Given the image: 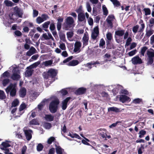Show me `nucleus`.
Instances as JSON below:
<instances>
[{
	"label": "nucleus",
	"mask_w": 154,
	"mask_h": 154,
	"mask_svg": "<svg viewBox=\"0 0 154 154\" xmlns=\"http://www.w3.org/2000/svg\"><path fill=\"white\" fill-rule=\"evenodd\" d=\"M57 73V71L54 69H49L47 72H44L43 74L44 78L48 79L50 78L54 79Z\"/></svg>",
	"instance_id": "f257e3e1"
},
{
	"label": "nucleus",
	"mask_w": 154,
	"mask_h": 154,
	"mask_svg": "<svg viewBox=\"0 0 154 154\" xmlns=\"http://www.w3.org/2000/svg\"><path fill=\"white\" fill-rule=\"evenodd\" d=\"M60 103L59 100L58 99L52 101L49 105V110L52 113H55L58 109V105Z\"/></svg>",
	"instance_id": "f03ea898"
},
{
	"label": "nucleus",
	"mask_w": 154,
	"mask_h": 154,
	"mask_svg": "<svg viewBox=\"0 0 154 154\" xmlns=\"http://www.w3.org/2000/svg\"><path fill=\"white\" fill-rule=\"evenodd\" d=\"M74 22V19L72 17L70 16L67 17L65 20V22L63 25V29L66 30H69L72 27Z\"/></svg>",
	"instance_id": "7ed1b4c3"
},
{
	"label": "nucleus",
	"mask_w": 154,
	"mask_h": 154,
	"mask_svg": "<svg viewBox=\"0 0 154 154\" xmlns=\"http://www.w3.org/2000/svg\"><path fill=\"white\" fill-rule=\"evenodd\" d=\"M16 84L10 83L9 85L5 89V91L7 93L10 92V95L11 97L15 96L16 94Z\"/></svg>",
	"instance_id": "20e7f679"
},
{
	"label": "nucleus",
	"mask_w": 154,
	"mask_h": 154,
	"mask_svg": "<svg viewBox=\"0 0 154 154\" xmlns=\"http://www.w3.org/2000/svg\"><path fill=\"white\" fill-rule=\"evenodd\" d=\"M149 51L148 50L147 51V55L148 57L147 64L148 65L152 64L154 61V50L150 48Z\"/></svg>",
	"instance_id": "39448f33"
},
{
	"label": "nucleus",
	"mask_w": 154,
	"mask_h": 154,
	"mask_svg": "<svg viewBox=\"0 0 154 154\" xmlns=\"http://www.w3.org/2000/svg\"><path fill=\"white\" fill-rule=\"evenodd\" d=\"M125 30L124 29L119 30L116 31L115 32V38L116 39V41L119 43L121 41H120L119 39L117 38L116 36L119 37H121L123 36L125 34Z\"/></svg>",
	"instance_id": "423d86ee"
},
{
	"label": "nucleus",
	"mask_w": 154,
	"mask_h": 154,
	"mask_svg": "<svg viewBox=\"0 0 154 154\" xmlns=\"http://www.w3.org/2000/svg\"><path fill=\"white\" fill-rule=\"evenodd\" d=\"M16 68L15 67L13 69V73L12 75L11 78L13 80L17 81L19 80L21 78L20 75L18 73L19 72L18 70H16Z\"/></svg>",
	"instance_id": "0eeeda50"
},
{
	"label": "nucleus",
	"mask_w": 154,
	"mask_h": 154,
	"mask_svg": "<svg viewBox=\"0 0 154 154\" xmlns=\"http://www.w3.org/2000/svg\"><path fill=\"white\" fill-rule=\"evenodd\" d=\"M14 9L16 15H17L19 17H22L23 11L21 8L18 7L17 6H16L14 8Z\"/></svg>",
	"instance_id": "6e6552de"
},
{
	"label": "nucleus",
	"mask_w": 154,
	"mask_h": 154,
	"mask_svg": "<svg viewBox=\"0 0 154 154\" xmlns=\"http://www.w3.org/2000/svg\"><path fill=\"white\" fill-rule=\"evenodd\" d=\"M115 19V17L113 15H109L106 19V21L109 25L111 29L113 27V23L112 21L113 19Z\"/></svg>",
	"instance_id": "1a4fd4ad"
},
{
	"label": "nucleus",
	"mask_w": 154,
	"mask_h": 154,
	"mask_svg": "<svg viewBox=\"0 0 154 154\" xmlns=\"http://www.w3.org/2000/svg\"><path fill=\"white\" fill-rule=\"evenodd\" d=\"M86 89L83 87L79 88L76 90L75 93L77 95H82L85 94L86 91Z\"/></svg>",
	"instance_id": "9d476101"
},
{
	"label": "nucleus",
	"mask_w": 154,
	"mask_h": 154,
	"mask_svg": "<svg viewBox=\"0 0 154 154\" xmlns=\"http://www.w3.org/2000/svg\"><path fill=\"white\" fill-rule=\"evenodd\" d=\"M131 61L132 63L134 65L141 64L142 63L141 59L138 56L134 57L132 59Z\"/></svg>",
	"instance_id": "9b49d317"
},
{
	"label": "nucleus",
	"mask_w": 154,
	"mask_h": 154,
	"mask_svg": "<svg viewBox=\"0 0 154 154\" xmlns=\"http://www.w3.org/2000/svg\"><path fill=\"white\" fill-rule=\"evenodd\" d=\"M78 20L79 22H83L85 23L86 22V19L85 17L84 13H80L78 15Z\"/></svg>",
	"instance_id": "f8f14e48"
},
{
	"label": "nucleus",
	"mask_w": 154,
	"mask_h": 154,
	"mask_svg": "<svg viewBox=\"0 0 154 154\" xmlns=\"http://www.w3.org/2000/svg\"><path fill=\"white\" fill-rule=\"evenodd\" d=\"M25 136L27 140H29L32 137L31 133L32 131L31 130H24Z\"/></svg>",
	"instance_id": "ddd939ff"
},
{
	"label": "nucleus",
	"mask_w": 154,
	"mask_h": 154,
	"mask_svg": "<svg viewBox=\"0 0 154 154\" xmlns=\"http://www.w3.org/2000/svg\"><path fill=\"white\" fill-rule=\"evenodd\" d=\"M63 17H59L57 19V27L58 31L60 30L62 27V23L63 21Z\"/></svg>",
	"instance_id": "4468645a"
},
{
	"label": "nucleus",
	"mask_w": 154,
	"mask_h": 154,
	"mask_svg": "<svg viewBox=\"0 0 154 154\" xmlns=\"http://www.w3.org/2000/svg\"><path fill=\"white\" fill-rule=\"evenodd\" d=\"M120 101L122 103H124L126 102L130 101L131 100L130 98L125 95H121L119 97Z\"/></svg>",
	"instance_id": "2eb2a0df"
},
{
	"label": "nucleus",
	"mask_w": 154,
	"mask_h": 154,
	"mask_svg": "<svg viewBox=\"0 0 154 154\" xmlns=\"http://www.w3.org/2000/svg\"><path fill=\"white\" fill-rule=\"evenodd\" d=\"M82 46V43L78 41L75 42L74 45V48L73 51L76 52L79 51Z\"/></svg>",
	"instance_id": "dca6fc26"
},
{
	"label": "nucleus",
	"mask_w": 154,
	"mask_h": 154,
	"mask_svg": "<svg viewBox=\"0 0 154 154\" xmlns=\"http://www.w3.org/2000/svg\"><path fill=\"white\" fill-rule=\"evenodd\" d=\"M26 94V90L25 88H21L19 91L20 96L22 98L25 97Z\"/></svg>",
	"instance_id": "f3484780"
},
{
	"label": "nucleus",
	"mask_w": 154,
	"mask_h": 154,
	"mask_svg": "<svg viewBox=\"0 0 154 154\" xmlns=\"http://www.w3.org/2000/svg\"><path fill=\"white\" fill-rule=\"evenodd\" d=\"M83 46H85L87 45L88 44L89 36L88 35H86L85 34L82 38Z\"/></svg>",
	"instance_id": "a211bd4d"
},
{
	"label": "nucleus",
	"mask_w": 154,
	"mask_h": 154,
	"mask_svg": "<svg viewBox=\"0 0 154 154\" xmlns=\"http://www.w3.org/2000/svg\"><path fill=\"white\" fill-rule=\"evenodd\" d=\"M44 118L47 121L51 122L53 121L54 116L51 114H46L45 115Z\"/></svg>",
	"instance_id": "6ab92c4d"
},
{
	"label": "nucleus",
	"mask_w": 154,
	"mask_h": 154,
	"mask_svg": "<svg viewBox=\"0 0 154 154\" xmlns=\"http://www.w3.org/2000/svg\"><path fill=\"white\" fill-rule=\"evenodd\" d=\"M79 63L78 60H73L69 62L68 64V66H75Z\"/></svg>",
	"instance_id": "aec40b11"
},
{
	"label": "nucleus",
	"mask_w": 154,
	"mask_h": 154,
	"mask_svg": "<svg viewBox=\"0 0 154 154\" xmlns=\"http://www.w3.org/2000/svg\"><path fill=\"white\" fill-rule=\"evenodd\" d=\"M40 61H38L36 62H35L32 64L30 65L29 66L27 67V69H32L33 68H36L40 64Z\"/></svg>",
	"instance_id": "412c9836"
},
{
	"label": "nucleus",
	"mask_w": 154,
	"mask_h": 154,
	"mask_svg": "<svg viewBox=\"0 0 154 154\" xmlns=\"http://www.w3.org/2000/svg\"><path fill=\"white\" fill-rule=\"evenodd\" d=\"M108 110L109 112L112 111L114 112H120L119 109L118 108L115 107L108 108Z\"/></svg>",
	"instance_id": "4be33fe9"
},
{
	"label": "nucleus",
	"mask_w": 154,
	"mask_h": 154,
	"mask_svg": "<svg viewBox=\"0 0 154 154\" xmlns=\"http://www.w3.org/2000/svg\"><path fill=\"white\" fill-rule=\"evenodd\" d=\"M154 31L152 29H150L146 31V33L145 35L147 37H149L151 35H152L154 33Z\"/></svg>",
	"instance_id": "5701e85b"
},
{
	"label": "nucleus",
	"mask_w": 154,
	"mask_h": 154,
	"mask_svg": "<svg viewBox=\"0 0 154 154\" xmlns=\"http://www.w3.org/2000/svg\"><path fill=\"white\" fill-rule=\"evenodd\" d=\"M27 69L25 72V74L26 76L30 77L32 75L33 70L32 69Z\"/></svg>",
	"instance_id": "b1692460"
},
{
	"label": "nucleus",
	"mask_w": 154,
	"mask_h": 154,
	"mask_svg": "<svg viewBox=\"0 0 154 154\" xmlns=\"http://www.w3.org/2000/svg\"><path fill=\"white\" fill-rule=\"evenodd\" d=\"M100 63L99 61H96V62L91 61L90 63H89L86 64V66H88L90 69L92 68L91 65H95L96 64H99Z\"/></svg>",
	"instance_id": "393cba45"
},
{
	"label": "nucleus",
	"mask_w": 154,
	"mask_h": 154,
	"mask_svg": "<svg viewBox=\"0 0 154 154\" xmlns=\"http://www.w3.org/2000/svg\"><path fill=\"white\" fill-rule=\"evenodd\" d=\"M19 104V100L17 99H16L12 102L11 107H16Z\"/></svg>",
	"instance_id": "a878e982"
},
{
	"label": "nucleus",
	"mask_w": 154,
	"mask_h": 154,
	"mask_svg": "<svg viewBox=\"0 0 154 154\" xmlns=\"http://www.w3.org/2000/svg\"><path fill=\"white\" fill-rule=\"evenodd\" d=\"M105 42L103 38H101L100 40L99 43V47H101L102 48H105Z\"/></svg>",
	"instance_id": "bb28decb"
},
{
	"label": "nucleus",
	"mask_w": 154,
	"mask_h": 154,
	"mask_svg": "<svg viewBox=\"0 0 154 154\" xmlns=\"http://www.w3.org/2000/svg\"><path fill=\"white\" fill-rule=\"evenodd\" d=\"M6 98V96L4 92L3 91L0 90V99L4 100Z\"/></svg>",
	"instance_id": "cd10ccee"
},
{
	"label": "nucleus",
	"mask_w": 154,
	"mask_h": 154,
	"mask_svg": "<svg viewBox=\"0 0 154 154\" xmlns=\"http://www.w3.org/2000/svg\"><path fill=\"white\" fill-rule=\"evenodd\" d=\"M29 123L30 125H38L39 123L38 122V121L36 119H33L29 122Z\"/></svg>",
	"instance_id": "c85d7f7f"
},
{
	"label": "nucleus",
	"mask_w": 154,
	"mask_h": 154,
	"mask_svg": "<svg viewBox=\"0 0 154 154\" xmlns=\"http://www.w3.org/2000/svg\"><path fill=\"white\" fill-rule=\"evenodd\" d=\"M4 3L7 6L11 7L13 6L14 4L11 1L8 0H5Z\"/></svg>",
	"instance_id": "c756f323"
},
{
	"label": "nucleus",
	"mask_w": 154,
	"mask_h": 154,
	"mask_svg": "<svg viewBox=\"0 0 154 154\" xmlns=\"http://www.w3.org/2000/svg\"><path fill=\"white\" fill-rule=\"evenodd\" d=\"M59 36L60 39L61 40H62L63 42H65V41H66L65 35L64 33L60 32L59 33Z\"/></svg>",
	"instance_id": "7c9ffc66"
},
{
	"label": "nucleus",
	"mask_w": 154,
	"mask_h": 154,
	"mask_svg": "<svg viewBox=\"0 0 154 154\" xmlns=\"http://www.w3.org/2000/svg\"><path fill=\"white\" fill-rule=\"evenodd\" d=\"M26 106L24 103H22L20 106L19 108V112H21L26 107Z\"/></svg>",
	"instance_id": "2f4dec72"
},
{
	"label": "nucleus",
	"mask_w": 154,
	"mask_h": 154,
	"mask_svg": "<svg viewBox=\"0 0 154 154\" xmlns=\"http://www.w3.org/2000/svg\"><path fill=\"white\" fill-rule=\"evenodd\" d=\"M24 23L27 26L29 27H32L34 26L33 23L30 22L28 21H26L24 22Z\"/></svg>",
	"instance_id": "473e14b6"
},
{
	"label": "nucleus",
	"mask_w": 154,
	"mask_h": 154,
	"mask_svg": "<svg viewBox=\"0 0 154 154\" xmlns=\"http://www.w3.org/2000/svg\"><path fill=\"white\" fill-rule=\"evenodd\" d=\"M114 5L117 7H118L121 5V4L119 1L117 0H111Z\"/></svg>",
	"instance_id": "72a5a7b5"
},
{
	"label": "nucleus",
	"mask_w": 154,
	"mask_h": 154,
	"mask_svg": "<svg viewBox=\"0 0 154 154\" xmlns=\"http://www.w3.org/2000/svg\"><path fill=\"white\" fill-rule=\"evenodd\" d=\"M43 63L45 66H48L51 65L52 64L53 60H50L45 61Z\"/></svg>",
	"instance_id": "f704fd0d"
},
{
	"label": "nucleus",
	"mask_w": 154,
	"mask_h": 154,
	"mask_svg": "<svg viewBox=\"0 0 154 154\" xmlns=\"http://www.w3.org/2000/svg\"><path fill=\"white\" fill-rule=\"evenodd\" d=\"M146 131L144 130H141L139 132L140 135L139 136V138H141L144 137V136L146 134Z\"/></svg>",
	"instance_id": "c9c22d12"
},
{
	"label": "nucleus",
	"mask_w": 154,
	"mask_h": 154,
	"mask_svg": "<svg viewBox=\"0 0 154 154\" xmlns=\"http://www.w3.org/2000/svg\"><path fill=\"white\" fill-rule=\"evenodd\" d=\"M1 146H3V147H1L0 148H4L5 149H6L8 147H10L11 145L7 142H3L1 144Z\"/></svg>",
	"instance_id": "e433bc0d"
},
{
	"label": "nucleus",
	"mask_w": 154,
	"mask_h": 154,
	"mask_svg": "<svg viewBox=\"0 0 154 154\" xmlns=\"http://www.w3.org/2000/svg\"><path fill=\"white\" fill-rule=\"evenodd\" d=\"M75 11L78 13V14L80 13H84L82 10V5H80L78 8L76 9Z\"/></svg>",
	"instance_id": "4c0bfd02"
},
{
	"label": "nucleus",
	"mask_w": 154,
	"mask_h": 154,
	"mask_svg": "<svg viewBox=\"0 0 154 154\" xmlns=\"http://www.w3.org/2000/svg\"><path fill=\"white\" fill-rule=\"evenodd\" d=\"M102 9L103 14L106 16L107 15L108 13V11L107 8L104 5L102 6Z\"/></svg>",
	"instance_id": "58836bf2"
},
{
	"label": "nucleus",
	"mask_w": 154,
	"mask_h": 154,
	"mask_svg": "<svg viewBox=\"0 0 154 154\" xmlns=\"http://www.w3.org/2000/svg\"><path fill=\"white\" fill-rule=\"evenodd\" d=\"M148 48L146 46H144L142 47L141 49L140 54L142 56H144V54Z\"/></svg>",
	"instance_id": "ea45409f"
},
{
	"label": "nucleus",
	"mask_w": 154,
	"mask_h": 154,
	"mask_svg": "<svg viewBox=\"0 0 154 154\" xmlns=\"http://www.w3.org/2000/svg\"><path fill=\"white\" fill-rule=\"evenodd\" d=\"M44 148V146L41 143H39L38 144L37 146V150L39 152L42 151Z\"/></svg>",
	"instance_id": "a19ab883"
},
{
	"label": "nucleus",
	"mask_w": 154,
	"mask_h": 154,
	"mask_svg": "<svg viewBox=\"0 0 154 154\" xmlns=\"http://www.w3.org/2000/svg\"><path fill=\"white\" fill-rule=\"evenodd\" d=\"M55 140V137H51L49 138L47 140V143L48 144H50L52 143Z\"/></svg>",
	"instance_id": "79ce46f5"
},
{
	"label": "nucleus",
	"mask_w": 154,
	"mask_h": 154,
	"mask_svg": "<svg viewBox=\"0 0 154 154\" xmlns=\"http://www.w3.org/2000/svg\"><path fill=\"white\" fill-rule=\"evenodd\" d=\"M10 82L8 79H5L2 80V84L4 86H5Z\"/></svg>",
	"instance_id": "37998d69"
},
{
	"label": "nucleus",
	"mask_w": 154,
	"mask_h": 154,
	"mask_svg": "<svg viewBox=\"0 0 154 154\" xmlns=\"http://www.w3.org/2000/svg\"><path fill=\"white\" fill-rule=\"evenodd\" d=\"M44 126L46 129H49L52 127V125L51 123L46 122L44 123Z\"/></svg>",
	"instance_id": "c03bdc74"
},
{
	"label": "nucleus",
	"mask_w": 154,
	"mask_h": 154,
	"mask_svg": "<svg viewBox=\"0 0 154 154\" xmlns=\"http://www.w3.org/2000/svg\"><path fill=\"white\" fill-rule=\"evenodd\" d=\"M50 23V21H46L42 25V27L45 29H47Z\"/></svg>",
	"instance_id": "a18cd8bd"
},
{
	"label": "nucleus",
	"mask_w": 154,
	"mask_h": 154,
	"mask_svg": "<svg viewBox=\"0 0 154 154\" xmlns=\"http://www.w3.org/2000/svg\"><path fill=\"white\" fill-rule=\"evenodd\" d=\"M56 152L57 154H63L62 149L60 146L57 147L56 148Z\"/></svg>",
	"instance_id": "49530a36"
},
{
	"label": "nucleus",
	"mask_w": 154,
	"mask_h": 154,
	"mask_svg": "<svg viewBox=\"0 0 154 154\" xmlns=\"http://www.w3.org/2000/svg\"><path fill=\"white\" fill-rule=\"evenodd\" d=\"M143 11L145 12V15H147L150 14L151 10L149 8H145L143 9Z\"/></svg>",
	"instance_id": "de8ad7c7"
},
{
	"label": "nucleus",
	"mask_w": 154,
	"mask_h": 154,
	"mask_svg": "<svg viewBox=\"0 0 154 154\" xmlns=\"http://www.w3.org/2000/svg\"><path fill=\"white\" fill-rule=\"evenodd\" d=\"M139 28V26L138 25H137L133 27L132 28V31L134 33H137V32Z\"/></svg>",
	"instance_id": "09e8293b"
},
{
	"label": "nucleus",
	"mask_w": 154,
	"mask_h": 154,
	"mask_svg": "<svg viewBox=\"0 0 154 154\" xmlns=\"http://www.w3.org/2000/svg\"><path fill=\"white\" fill-rule=\"evenodd\" d=\"M49 28L51 31H52L55 30L56 28L55 26L54 22L51 23Z\"/></svg>",
	"instance_id": "8fccbe9b"
},
{
	"label": "nucleus",
	"mask_w": 154,
	"mask_h": 154,
	"mask_svg": "<svg viewBox=\"0 0 154 154\" xmlns=\"http://www.w3.org/2000/svg\"><path fill=\"white\" fill-rule=\"evenodd\" d=\"M44 21L42 17L40 16L38 17L36 19V22L38 24H40Z\"/></svg>",
	"instance_id": "3c124183"
},
{
	"label": "nucleus",
	"mask_w": 154,
	"mask_h": 154,
	"mask_svg": "<svg viewBox=\"0 0 154 154\" xmlns=\"http://www.w3.org/2000/svg\"><path fill=\"white\" fill-rule=\"evenodd\" d=\"M41 17L43 20H44V21L47 20V19L49 18V17L48 15L46 14H42L41 15Z\"/></svg>",
	"instance_id": "603ef678"
},
{
	"label": "nucleus",
	"mask_w": 154,
	"mask_h": 154,
	"mask_svg": "<svg viewBox=\"0 0 154 154\" xmlns=\"http://www.w3.org/2000/svg\"><path fill=\"white\" fill-rule=\"evenodd\" d=\"M142 101V99L139 98L135 99L133 101V103L135 104H139Z\"/></svg>",
	"instance_id": "864d4df0"
},
{
	"label": "nucleus",
	"mask_w": 154,
	"mask_h": 154,
	"mask_svg": "<svg viewBox=\"0 0 154 154\" xmlns=\"http://www.w3.org/2000/svg\"><path fill=\"white\" fill-rule=\"evenodd\" d=\"M132 38L131 37H129L126 40L125 45L128 46L131 44V42L132 41Z\"/></svg>",
	"instance_id": "5fc2aeb1"
},
{
	"label": "nucleus",
	"mask_w": 154,
	"mask_h": 154,
	"mask_svg": "<svg viewBox=\"0 0 154 154\" xmlns=\"http://www.w3.org/2000/svg\"><path fill=\"white\" fill-rule=\"evenodd\" d=\"M100 135L103 139H105V140H106V136L107 134L104 132L101 131L100 133Z\"/></svg>",
	"instance_id": "6e6d98bb"
},
{
	"label": "nucleus",
	"mask_w": 154,
	"mask_h": 154,
	"mask_svg": "<svg viewBox=\"0 0 154 154\" xmlns=\"http://www.w3.org/2000/svg\"><path fill=\"white\" fill-rule=\"evenodd\" d=\"M137 52V51L136 49L132 50L128 53V55L129 56H133V55L135 54Z\"/></svg>",
	"instance_id": "4d7b16f0"
},
{
	"label": "nucleus",
	"mask_w": 154,
	"mask_h": 154,
	"mask_svg": "<svg viewBox=\"0 0 154 154\" xmlns=\"http://www.w3.org/2000/svg\"><path fill=\"white\" fill-rule=\"evenodd\" d=\"M73 57L72 56H70L66 59H65L63 61V63H65L67 62H69L70 60H71L72 58Z\"/></svg>",
	"instance_id": "13d9d810"
},
{
	"label": "nucleus",
	"mask_w": 154,
	"mask_h": 154,
	"mask_svg": "<svg viewBox=\"0 0 154 154\" xmlns=\"http://www.w3.org/2000/svg\"><path fill=\"white\" fill-rule=\"evenodd\" d=\"M86 7L88 11L89 12H91V7L90 5L89 2H87Z\"/></svg>",
	"instance_id": "bf43d9fd"
},
{
	"label": "nucleus",
	"mask_w": 154,
	"mask_h": 154,
	"mask_svg": "<svg viewBox=\"0 0 154 154\" xmlns=\"http://www.w3.org/2000/svg\"><path fill=\"white\" fill-rule=\"evenodd\" d=\"M99 34H96V33H94V32L92 33L91 35V38L94 40L96 39L98 35Z\"/></svg>",
	"instance_id": "052dcab7"
},
{
	"label": "nucleus",
	"mask_w": 154,
	"mask_h": 154,
	"mask_svg": "<svg viewBox=\"0 0 154 154\" xmlns=\"http://www.w3.org/2000/svg\"><path fill=\"white\" fill-rule=\"evenodd\" d=\"M88 24L90 26H92L93 25L94 22H93V19L90 17L89 18L88 20Z\"/></svg>",
	"instance_id": "680f3d73"
},
{
	"label": "nucleus",
	"mask_w": 154,
	"mask_h": 154,
	"mask_svg": "<svg viewBox=\"0 0 154 154\" xmlns=\"http://www.w3.org/2000/svg\"><path fill=\"white\" fill-rule=\"evenodd\" d=\"M35 32L36 30L35 29H31L29 32L28 35L30 36L32 38L33 36V35Z\"/></svg>",
	"instance_id": "e2e57ef3"
},
{
	"label": "nucleus",
	"mask_w": 154,
	"mask_h": 154,
	"mask_svg": "<svg viewBox=\"0 0 154 154\" xmlns=\"http://www.w3.org/2000/svg\"><path fill=\"white\" fill-rule=\"evenodd\" d=\"M9 76V73L8 71L5 72L2 75V76L3 77H8Z\"/></svg>",
	"instance_id": "0e129e2a"
},
{
	"label": "nucleus",
	"mask_w": 154,
	"mask_h": 154,
	"mask_svg": "<svg viewBox=\"0 0 154 154\" xmlns=\"http://www.w3.org/2000/svg\"><path fill=\"white\" fill-rule=\"evenodd\" d=\"M60 92L63 96H65L68 94L67 91L64 89H62L60 91Z\"/></svg>",
	"instance_id": "69168bd1"
},
{
	"label": "nucleus",
	"mask_w": 154,
	"mask_h": 154,
	"mask_svg": "<svg viewBox=\"0 0 154 154\" xmlns=\"http://www.w3.org/2000/svg\"><path fill=\"white\" fill-rule=\"evenodd\" d=\"M66 35L67 38H71L73 36V33L72 32H67Z\"/></svg>",
	"instance_id": "338daca9"
},
{
	"label": "nucleus",
	"mask_w": 154,
	"mask_h": 154,
	"mask_svg": "<svg viewBox=\"0 0 154 154\" xmlns=\"http://www.w3.org/2000/svg\"><path fill=\"white\" fill-rule=\"evenodd\" d=\"M106 38L107 39L109 40H111L112 38V34L110 32H109L107 33L106 34Z\"/></svg>",
	"instance_id": "774afa93"
}]
</instances>
